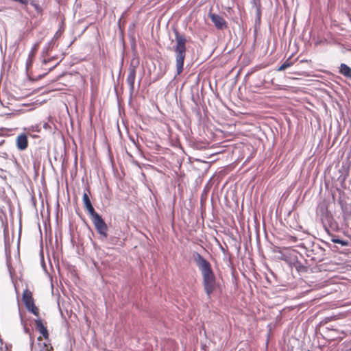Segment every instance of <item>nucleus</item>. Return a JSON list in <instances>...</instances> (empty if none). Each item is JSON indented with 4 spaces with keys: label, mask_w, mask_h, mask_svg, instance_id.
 <instances>
[{
    "label": "nucleus",
    "mask_w": 351,
    "mask_h": 351,
    "mask_svg": "<svg viewBox=\"0 0 351 351\" xmlns=\"http://www.w3.org/2000/svg\"><path fill=\"white\" fill-rule=\"evenodd\" d=\"M193 257L202 277L204 290L208 298H210L211 294L217 288V278L208 261L204 258L199 253L194 252Z\"/></svg>",
    "instance_id": "f257e3e1"
},
{
    "label": "nucleus",
    "mask_w": 351,
    "mask_h": 351,
    "mask_svg": "<svg viewBox=\"0 0 351 351\" xmlns=\"http://www.w3.org/2000/svg\"><path fill=\"white\" fill-rule=\"evenodd\" d=\"M176 44L171 50L175 53L176 74L180 75L184 69V62L186 55V38L177 29H174Z\"/></svg>",
    "instance_id": "f03ea898"
},
{
    "label": "nucleus",
    "mask_w": 351,
    "mask_h": 351,
    "mask_svg": "<svg viewBox=\"0 0 351 351\" xmlns=\"http://www.w3.org/2000/svg\"><path fill=\"white\" fill-rule=\"evenodd\" d=\"M318 211L320 214V218L326 230L330 228L332 230L337 228L338 224L333 218V216L328 210V208L324 205H320L318 208Z\"/></svg>",
    "instance_id": "7ed1b4c3"
},
{
    "label": "nucleus",
    "mask_w": 351,
    "mask_h": 351,
    "mask_svg": "<svg viewBox=\"0 0 351 351\" xmlns=\"http://www.w3.org/2000/svg\"><path fill=\"white\" fill-rule=\"evenodd\" d=\"M95 228L99 234L100 239L104 241L108 237V227L106 223L104 221L101 216L96 213L94 215L90 216Z\"/></svg>",
    "instance_id": "20e7f679"
},
{
    "label": "nucleus",
    "mask_w": 351,
    "mask_h": 351,
    "mask_svg": "<svg viewBox=\"0 0 351 351\" xmlns=\"http://www.w3.org/2000/svg\"><path fill=\"white\" fill-rule=\"evenodd\" d=\"M306 255L314 262L319 263L324 259L325 250L319 244H313L311 249L307 250Z\"/></svg>",
    "instance_id": "39448f33"
},
{
    "label": "nucleus",
    "mask_w": 351,
    "mask_h": 351,
    "mask_svg": "<svg viewBox=\"0 0 351 351\" xmlns=\"http://www.w3.org/2000/svg\"><path fill=\"white\" fill-rule=\"evenodd\" d=\"M208 16L217 29L223 30L228 27L227 22L221 16L215 13L209 12Z\"/></svg>",
    "instance_id": "423d86ee"
},
{
    "label": "nucleus",
    "mask_w": 351,
    "mask_h": 351,
    "mask_svg": "<svg viewBox=\"0 0 351 351\" xmlns=\"http://www.w3.org/2000/svg\"><path fill=\"white\" fill-rule=\"evenodd\" d=\"M136 66L130 64L129 66V73L126 79L127 83L129 85L130 87V95L133 94L134 90V81L136 78Z\"/></svg>",
    "instance_id": "0eeeda50"
},
{
    "label": "nucleus",
    "mask_w": 351,
    "mask_h": 351,
    "mask_svg": "<svg viewBox=\"0 0 351 351\" xmlns=\"http://www.w3.org/2000/svg\"><path fill=\"white\" fill-rule=\"evenodd\" d=\"M16 147L19 151H24L28 147V139L25 134H19L16 139Z\"/></svg>",
    "instance_id": "6e6552de"
},
{
    "label": "nucleus",
    "mask_w": 351,
    "mask_h": 351,
    "mask_svg": "<svg viewBox=\"0 0 351 351\" xmlns=\"http://www.w3.org/2000/svg\"><path fill=\"white\" fill-rule=\"evenodd\" d=\"M55 42L53 39H51L43 49L41 58H42V63L43 65L47 64V56L49 55V51L52 50L54 47Z\"/></svg>",
    "instance_id": "1a4fd4ad"
},
{
    "label": "nucleus",
    "mask_w": 351,
    "mask_h": 351,
    "mask_svg": "<svg viewBox=\"0 0 351 351\" xmlns=\"http://www.w3.org/2000/svg\"><path fill=\"white\" fill-rule=\"evenodd\" d=\"M339 203L343 212V217L344 219H348L351 216V203L343 200H340Z\"/></svg>",
    "instance_id": "9d476101"
},
{
    "label": "nucleus",
    "mask_w": 351,
    "mask_h": 351,
    "mask_svg": "<svg viewBox=\"0 0 351 351\" xmlns=\"http://www.w3.org/2000/svg\"><path fill=\"white\" fill-rule=\"evenodd\" d=\"M83 202L84 204L85 208H86L89 216H91L96 213L95 208H93L92 203L90 200V198L86 193H84L83 195Z\"/></svg>",
    "instance_id": "9b49d317"
},
{
    "label": "nucleus",
    "mask_w": 351,
    "mask_h": 351,
    "mask_svg": "<svg viewBox=\"0 0 351 351\" xmlns=\"http://www.w3.org/2000/svg\"><path fill=\"white\" fill-rule=\"evenodd\" d=\"M36 328L40 332V333L43 336L45 339H48L49 333L47 329L42 322L41 319H36L35 321Z\"/></svg>",
    "instance_id": "f8f14e48"
},
{
    "label": "nucleus",
    "mask_w": 351,
    "mask_h": 351,
    "mask_svg": "<svg viewBox=\"0 0 351 351\" xmlns=\"http://www.w3.org/2000/svg\"><path fill=\"white\" fill-rule=\"evenodd\" d=\"M339 72L348 79H351V68L344 63H341Z\"/></svg>",
    "instance_id": "ddd939ff"
},
{
    "label": "nucleus",
    "mask_w": 351,
    "mask_h": 351,
    "mask_svg": "<svg viewBox=\"0 0 351 351\" xmlns=\"http://www.w3.org/2000/svg\"><path fill=\"white\" fill-rule=\"evenodd\" d=\"M331 241L334 243L339 244L341 246L348 245L349 242L346 240L339 239L338 237L333 236L331 239Z\"/></svg>",
    "instance_id": "4468645a"
},
{
    "label": "nucleus",
    "mask_w": 351,
    "mask_h": 351,
    "mask_svg": "<svg viewBox=\"0 0 351 351\" xmlns=\"http://www.w3.org/2000/svg\"><path fill=\"white\" fill-rule=\"evenodd\" d=\"M22 300L23 302L33 300L32 293L29 289H26L23 291Z\"/></svg>",
    "instance_id": "2eb2a0df"
},
{
    "label": "nucleus",
    "mask_w": 351,
    "mask_h": 351,
    "mask_svg": "<svg viewBox=\"0 0 351 351\" xmlns=\"http://www.w3.org/2000/svg\"><path fill=\"white\" fill-rule=\"evenodd\" d=\"M293 64V62L291 61V58H288L282 65H280L277 69V71H282L290 67Z\"/></svg>",
    "instance_id": "dca6fc26"
},
{
    "label": "nucleus",
    "mask_w": 351,
    "mask_h": 351,
    "mask_svg": "<svg viewBox=\"0 0 351 351\" xmlns=\"http://www.w3.org/2000/svg\"><path fill=\"white\" fill-rule=\"evenodd\" d=\"M30 5L38 13H41L43 10L36 0H30Z\"/></svg>",
    "instance_id": "f3484780"
},
{
    "label": "nucleus",
    "mask_w": 351,
    "mask_h": 351,
    "mask_svg": "<svg viewBox=\"0 0 351 351\" xmlns=\"http://www.w3.org/2000/svg\"><path fill=\"white\" fill-rule=\"evenodd\" d=\"M261 12L260 9V5L256 6V19H255V25H259L261 24Z\"/></svg>",
    "instance_id": "a211bd4d"
},
{
    "label": "nucleus",
    "mask_w": 351,
    "mask_h": 351,
    "mask_svg": "<svg viewBox=\"0 0 351 351\" xmlns=\"http://www.w3.org/2000/svg\"><path fill=\"white\" fill-rule=\"evenodd\" d=\"M39 43H36L32 47L31 51L29 52V56L34 57L38 49Z\"/></svg>",
    "instance_id": "6ab92c4d"
},
{
    "label": "nucleus",
    "mask_w": 351,
    "mask_h": 351,
    "mask_svg": "<svg viewBox=\"0 0 351 351\" xmlns=\"http://www.w3.org/2000/svg\"><path fill=\"white\" fill-rule=\"evenodd\" d=\"M27 310L35 315H38L39 313L38 308L35 306V304L32 306H31V307H29V308Z\"/></svg>",
    "instance_id": "aec40b11"
},
{
    "label": "nucleus",
    "mask_w": 351,
    "mask_h": 351,
    "mask_svg": "<svg viewBox=\"0 0 351 351\" xmlns=\"http://www.w3.org/2000/svg\"><path fill=\"white\" fill-rule=\"evenodd\" d=\"M53 347L49 346L46 343H43V347L40 349V351H52Z\"/></svg>",
    "instance_id": "412c9836"
},
{
    "label": "nucleus",
    "mask_w": 351,
    "mask_h": 351,
    "mask_svg": "<svg viewBox=\"0 0 351 351\" xmlns=\"http://www.w3.org/2000/svg\"><path fill=\"white\" fill-rule=\"evenodd\" d=\"M12 1L19 3L23 5H27L29 3V0H11Z\"/></svg>",
    "instance_id": "4be33fe9"
},
{
    "label": "nucleus",
    "mask_w": 351,
    "mask_h": 351,
    "mask_svg": "<svg viewBox=\"0 0 351 351\" xmlns=\"http://www.w3.org/2000/svg\"><path fill=\"white\" fill-rule=\"evenodd\" d=\"M27 309L29 308V307H31V306H32L33 305H34V299L33 300H31L29 301H26L24 302Z\"/></svg>",
    "instance_id": "5701e85b"
},
{
    "label": "nucleus",
    "mask_w": 351,
    "mask_h": 351,
    "mask_svg": "<svg viewBox=\"0 0 351 351\" xmlns=\"http://www.w3.org/2000/svg\"><path fill=\"white\" fill-rule=\"evenodd\" d=\"M32 59L33 58L32 57H28V59L27 60V62H26V66H27V69H28L29 66H31L32 64Z\"/></svg>",
    "instance_id": "b1692460"
},
{
    "label": "nucleus",
    "mask_w": 351,
    "mask_h": 351,
    "mask_svg": "<svg viewBox=\"0 0 351 351\" xmlns=\"http://www.w3.org/2000/svg\"><path fill=\"white\" fill-rule=\"evenodd\" d=\"M61 62V60L58 62H57L54 65H53L52 66H51L50 68H49V71L53 70L55 67H56L59 64L60 62Z\"/></svg>",
    "instance_id": "393cba45"
},
{
    "label": "nucleus",
    "mask_w": 351,
    "mask_h": 351,
    "mask_svg": "<svg viewBox=\"0 0 351 351\" xmlns=\"http://www.w3.org/2000/svg\"><path fill=\"white\" fill-rule=\"evenodd\" d=\"M30 130H31L32 131H35V132H39V131H40V130H38V125H36V126H32Z\"/></svg>",
    "instance_id": "a878e982"
},
{
    "label": "nucleus",
    "mask_w": 351,
    "mask_h": 351,
    "mask_svg": "<svg viewBox=\"0 0 351 351\" xmlns=\"http://www.w3.org/2000/svg\"><path fill=\"white\" fill-rule=\"evenodd\" d=\"M165 74V71H161L160 73L158 74L157 79H160Z\"/></svg>",
    "instance_id": "bb28decb"
},
{
    "label": "nucleus",
    "mask_w": 351,
    "mask_h": 351,
    "mask_svg": "<svg viewBox=\"0 0 351 351\" xmlns=\"http://www.w3.org/2000/svg\"><path fill=\"white\" fill-rule=\"evenodd\" d=\"M55 59H56V56H52V57H51L49 59L47 58V63L51 62V61H52V60H55Z\"/></svg>",
    "instance_id": "cd10ccee"
},
{
    "label": "nucleus",
    "mask_w": 351,
    "mask_h": 351,
    "mask_svg": "<svg viewBox=\"0 0 351 351\" xmlns=\"http://www.w3.org/2000/svg\"><path fill=\"white\" fill-rule=\"evenodd\" d=\"M43 126L45 128H47L48 127V124L45 123Z\"/></svg>",
    "instance_id": "c85d7f7f"
},
{
    "label": "nucleus",
    "mask_w": 351,
    "mask_h": 351,
    "mask_svg": "<svg viewBox=\"0 0 351 351\" xmlns=\"http://www.w3.org/2000/svg\"><path fill=\"white\" fill-rule=\"evenodd\" d=\"M1 11V9H0V12Z\"/></svg>",
    "instance_id": "c756f323"
}]
</instances>
